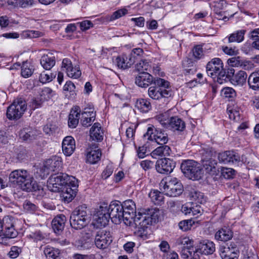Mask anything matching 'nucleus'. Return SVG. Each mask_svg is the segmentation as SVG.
Returning a JSON list of instances; mask_svg holds the SVG:
<instances>
[{
  "mask_svg": "<svg viewBox=\"0 0 259 259\" xmlns=\"http://www.w3.org/2000/svg\"><path fill=\"white\" fill-rule=\"evenodd\" d=\"M153 81V77L147 72H139L135 75V82L141 88H147Z\"/></svg>",
  "mask_w": 259,
  "mask_h": 259,
  "instance_id": "14",
  "label": "nucleus"
},
{
  "mask_svg": "<svg viewBox=\"0 0 259 259\" xmlns=\"http://www.w3.org/2000/svg\"><path fill=\"white\" fill-rule=\"evenodd\" d=\"M61 191L62 192V198L64 201L67 203L71 202L76 195V191L73 190L72 188L69 187L63 188Z\"/></svg>",
  "mask_w": 259,
  "mask_h": 259,
  "instance_id": "38",
  "label": "nucleus"
},
{
  "mask_svg": "<svg viewBox=\"0 0 259 259\" xmlns=\"http://www.w3.org/2000/svg\"><path fill=\"white\" fill-rule=\"evenodd\" d=\"M107 212L108 211H107L106 206H104L101 204L97 211V218L96 219V223L99 227H104L108 224L110 219V215Z\"/></svg>",
  "mask_w": 259,
  "mask_h": 259,
  "instance_id": "18",
  "label": "nucleus"
},
{
  "mask_svg": "<svg viewBox=\"0 0 259 259\" xmlns=\"http://www.w3.org/2000/svg\"><path fill=\"white\" fill-rule=\"evenodd\" d=\"M201 154L202 162H204L205 160H215L217 153L212 148H207L203 149Z\"/></svg>",
  "mask_w": 259,
  "mask_h": 259,
  "instance_id": "41",
  "label": "nucleus"
},
{
  "mask_svg": "<svg viewBox=\"0 0 259 259\" xmlns=\"http://www.w3.org/2000/svg\"><path fill=\"white\" fill-rule=\"evenodd\" d=\"M21 251L22 249L20 247L14 246L11 248V250L8 253V255L11 258H16L19 256Z\"/></svg>",
  "mask_w": 259,
  "mask_h": 259,
  "instance_id": "56",
  "label": "nucleus"
},
{
  "mask_svg": "<svg viewBox=\"0 0 259 259\" xmlns=\"http://www.w3.org/2000/svg\"><path fill=\"white\" fill-rule=\"evenodd\" d=\"M101 151L99 149H91L87 155V161L91 164H95L100 160Z\"/></svg>",
  "mask_w": 259,
  "mask_h": 259,
  "instance_id": "30",
  "label": "nucleus"
},
{
  "mask_svg": "<svg viewBox=\"0 0 259 259\" xmlns=\"http://www.w3.org/2000/svg\"><path fill=\"white\" fill-rule=\"evenodd\" d=\"M153 82H154L156 85H157L158 88L167 89L169 86V82L168 81L161 78H158L157 79L153 78Z\"/></svg>",
  "mask_w": 259,
  "mask_h": 259,
  "instance_id": "55",
  "label": "nucleus"
},
{
  "mask_svg": "<svg viewBox=\"0 0 259 259\" xmlns=\"http://www.w3.org/2000/svg\"><path fill=\"white\" fill-rule=\"evenodd\" d=\"M38 131L32 129H25L21 132L20 136L24 141H31L38 135Z\"/></svg>",
  "mask_w": 259,
  "mask_h": 259,
  "instance_id": "33",
  "label": "nucleus"
},
{
  "mask_svg": "<svg viewBox=\"0 0 259 259\" xmlns=\"http://www.w3.org/2000/svg\"><path fill=\"white\" fill-rule=\"evenodd\" d=\"M143 54V50L142 49L140 48H135L133 49L131 53V61L132 60V58L136 59L137 58H140Z\"/></svg>",
  "mask_w": 259,
  "mask_h": 259,
  "instance_id": "62",
  "label": "nucleus"
},
{
  "mask_svg": "<svg viewBox=\"0 0 259 259\" xmlns=\"http://www.w3.org/2000/svg\"><path fill=\"white\" fill-rule=\"evenodd\" d=\"M144 138L156 142L159 145H164L168 141L167 133L164 131L156 128L153 125H150L144 135Z\"/></svg>",
  "mask_w": 259,
  "mask_h": 259,
  "instance_id": "9",
  "label": "nucleus"
},
{
  "mask_svg": "<svg viewBox=\"0 0 259 259\" xmlns=\"http://www.w3.org/2000/svg\"><path fill=\"white\" fill-rule=\"evenodd\" d=\"M2 222L3 229L14 227L13 219L9 217H5Z\"/></svg>",
  "mask_w": 259,
  "mask_h": 259,
  "instance_id": "61",
  "label": "nucleus"
},
{
  "mask_svg": "<svg viewBox=\"0 0 259 259\" xmlns=\"http://www.w3.org/2000/svg\"><path fill=\"white\" fill-rule=\"evenodd\" d=\"M73 218H77L80 219L82 218L90 219V217L88 216L87 212V207L85 205H81L77 207L71 213V215Z\"/></svg>",
  "mask_w": 259,
  "mask_h": 259,
  "instance_id": "37",
  "label": "nucleus"
},
{
  "mask_svg": "<svg viewBox=\"0 0 259 259\" xmlns=\"http://www.w3.org/2000/svg\"><path fill=\"white\" fill-rule=\"evenodd\" d=\"M181 169L185 176L190 179L195 180L201 178L202 171L198 163L193 160L183 161Z\"/></svg>",
  "mask_w": 259,
  "mask_h": 259,
  "instance_id": "6",
  "label": "nucleus"
},
{
  "mask_svg": "<svg viewBox=\"0 0 259 259\" xmlns=\"http://www.w3.org/2000/svg\"><path fill=\"white\" fill-rule=\"evenodd\" d=\"M236 171L231 168L223 167L221 170L222 176L227 179H232L235 175Z\"/></svg>",
  "mask_w": 259,
  "mask_h": 259,
  "instance_id": "49",
  "label": "nucleus"
},
{
  "mask_svg": "<svg viewBox=\"0 0 259 259\" xmlns=\"http://www.w3.org/2000/svg\"><path fill=\"white\" fill-rule=\"evenodd\" d=\"M27 62H23L21 67V75L25 78L30 76L33 72L31 68H30L27 65Z\"/></svg>",
  "mask_w": 259,
  "mask_h": 259,
  "instance_id": "52",
  "label": "nucleus"
},
{
  "mask_svg": "<svg viewBox=\"0 0 259 259\" xmlns=\"http://www.w3.org/2000/svg\"><path fill=\"white\" fill-rule=\"evenodd\" d=\"M70 176L64 173H57L52 175L48 181V189L52 192H58L61 191L68 184Z\"/></svg>",
  "mask_w": 259,
  "mask_h": 259,
  "instance_id": "8",
  "label": "nucleus"
},
{
  "mask_svg": "<svg viewBox=\"0 0 259 259\" xmlns=\"http://www.w3.org/2000/svg\"><path fill=\"white\" fill-rule=\"evenodd\" d=\"M90 222V219L82 218L80 219L78 218L70 217V224L71 226L75 229H81L85 227Z\"/></svg>",
  "mask_w": 259,
  "mask_h": 259,
  "instance_id": "26",
  "label": "nucleus"
},
{
  "mask_svg": "<svg viewBox=\"0 0 259 259\" xmlns=\"http://www.w3.org/2000/svg\"><path fill=\"white\" fill-rule=\"evenodd\" d=\"M220 254L222 259H236L238 252L230 250L229 247L221 246L220 247Z\"/></svg>",
  "mask_w": 259,
  "mask_h": 259,
  "instance_id": "27",
  "label": "nucleus"
},
{
  "mask_svg": "<svg viewBox=\"0 0 259 259\" xmlns=\"http://www.w3.org/2000/svg\"><path fill=\"white\" fill-rule=\"evenodd\" d=\"M103 131L99 123H95L90 130V136L93 140L101 141L103 140Z\"/></svg>",
  "mask_w": 259,
  "mask_h": 259,
  "instance_id": "25",
  "label": "nucleus"
},
{
  "mask_svg": "<svg viewBox=\"0 0 259 259\" xmlns=\"http://www.w3.org/2000/svg\"><path fill=\"white\" fill-rule=\"evenodd\" d=\"M66 221V217L63 214H60L56 217L52 222V228L56 234H60L63 231L65 223Z\"/></svg>",
  "mask_w": 259,
  "mask_h": 259,
  "instance_id": "21",
  "label": "nucleus"
},
{
  "mask_svg": "<svg viewBox=\"0 0 259 259\" xmlns=\"http://www.w3.org/2000/svg\"><path fill=\"white\" fill-rule=\"evenodd\" d=\"M198 253H200L199 251H198V245H197L196 247L194 249V247L191 250H189L187 252H186L185 254L187 255V257H191L192 259H199V255Z\"/></svg>",
  "mask_w": 259,
  "mask_h": 259,
  "instance_id": "57",
  "label": "nucleus"
},
{
  "mask_svg": "<svg viewBox=\"0 0 259 259\" xmlns=\"http://www.w3.org/2000/svg\"><path fill=\"white\" fill-rule=\"evenodd\" d=\"M62 158L58 156H54L47 159L44 164L45 168L47 170V172L60 170L62 167Z\"/></svg>",
  "mask_w": 259,
  "mask_h": 259,
  "instance_id": "16",
  "label": "nucleus"
},
{
  "mask_svg": "<svg viewBox=\"0 0 259 259\" xmlns=\"http://www.w3.org/2000/svg\"><path fill=\"white\" fill-rule=\"evenodd\" d=\"M135 107L142 112H147L151 108V103L146 99H137L135 103Z\"/></svg>",
  "mask_w": 259,
  "mask_h": 259,
  "instance_id": "35",
  "label": "nucleus"
},
{
  "mask_svg": "<svg viewBox=\"0 0 259 259\" xmlns=\"http://www.w3.org/2000/svg\"><path fill=\"white\" fill-rule=\"evenodd\" d=\"M248 83L249 88L253 90L259 89V70L252 72L248 77Z\"/></svg>",
  "mask_w": 259,
  "mask_h": 259,
  "instance_id": "31",
  "label": "nucleus"
},
{
  "mask_svg": "<svg viewBox=\"0 0 259 259\" xmlns=\"http://www.w3.org/2000/svg\"><path fill=\"white\" fill-rule=\"evenodd\" d=\"M165 115L159 117L160 122L163 126L174 131L183 132L186 127L185 122L178 116H172L166 119Z\"/></svg>",
  "mask_w": 259,
  "mask_h": 259,
  "instance_id": "10",
  "label": "nucleus"
},
{
  "mask_svg": "<svg viewBox=\"0 0 259 259\" xmlns=\"http://www.w3.org/2000/svg\"><path fill=\"white\" fill-rule=\"evenodd\" d=\"M232 231L228 227H223L219 230L215 234V239L219 241L226 242L233 237Z\"/></svg>",
  "mask_w": 259,
  "mask_h": 259,
  "instance_id": "20",
  "label": "nucleus"
},
{
  "mask_svg": "<svg viewBox=\"0 0 259 259\" xmlns=\"http://www.w3.org/2000/svg\"><path fill=\"white\" fill-rule=\"evenodd\" d=\"M135 212H131V231L137 237L142 238L147 237V229L149 225H152L158 222L159 216V209L157 207L140 209L136 211V204L131 199V210Z\"/></svg>",
  "mask_w": 259,
  "mask_h": 259,
  "instance_id": "1",
  "label": "nucleus"
},
{
  "mask_svg": "<svg viewBox=\"0 0 259 259\" xmlns=\"http://www.w3.org/2000/svg\"><path fill=\"white\" fill-rule=\"evenodd\" d=\"M149 96L153 99L158 100L161 98L160 88L151 87L148 89Z\"/></svg>",
  "mask_w": 259,
  "mask_h": 259,
  "instance_id": "48",
  "label": "nucleus"
},
{
  "mask_svg": "<svg viewBox=\"0 0 259 259\" xmlns=\"http://www.w3.org/2000/svg\"><path fill=\"white\" fill-rule=\"evenodd\" d=\"M9 184L10 187L27 192L39 190L40 188L30 172L24 169L12 171L9 175Z\"/></svg>",
  "mask_w": 259,
  "mask_h": 259,
  "instance_id": "2",
  "label": "nucleus"
},
{
  "mask_svg": "<svg viewBox=\"0 0 259 259\" xmlns=\"http://www.w3.org/2000/svg\"><path fill=\"white\" fill-rule=\"evenodd\" d=\"M127 13L128 10L127 9H121L114 12L111 15L108 16L107 19L109 21H112L124 16Z\"/></svg>",
  "mask_w": 259,
  "mask_h": 259,
  "instance_id": "47",
  "label": "nucleus"
},
{
  "mask_svg": "<svg viewBox=\"0 0 259 259\" xmlns=\"http://www.w3.org/2000/svg\"><path fill=\"white\" fill-rule=\"evenodd\" d=\"M86 113H81V123L83 126L88 127L90 126L92 122H93L95 119L96 113L91 112L92 116L87 117L85 116Z\"/></svg>",
  "mask_w": 259,
  "mask_h": 259,
  "instance_id": "44",
  "label": "nucleus"
},
{
  "mask_svg": "<svg viewBox=\"0 0 259 259\" xmlns=\"http://www.w3.org/2000/svg\"><path fill=\"white\" fill-rule=\"evenodd\" d=\"M75 149V140L71 136L66 137L62 142V150L66 156L71 155Z\"/></svg>",
  "mask_w": 259,
  "mask_h": 259,
  "instance_id": "19",
  "label": "nucleus"
},
{
  "mask_svg": "<svg viewBox=\"0 0 259 259\" xmlns=\"http://www.w3.org/2000/svg\"><path fill=\"white\" fill-rule=\"evenodd\" d=\"M29 237L33 239L35 242L41 241L45 238V237L40 231L32 232L29 235Z\"/></svg>",
  "mask_w": 259,
  "mask_h": 259,
  "instance_id": "58",
  "label": "nucleus"
},
{
  "mask_svg": "<svg viewBox=\"0 0 259 259\" xmlns=\"http://www.w3.org/2000/svg\"><path fill=\"white\" fill-rule=\"evenodd\" d=\"M246 32V30L242 29L237 30L234 33H232L229 37V42H242L244 38V35Z\"/></svg>",
  "mask_w": 259,
  "mask_h": 259,
  "instance_id": "39",
  "label": "nucleus"
},
{
  "mask_svg": "<svg viewBox=\"0 0 259 259\" xmlns=\"http://www.w3.org/2000/svg\"><path fill=\"white\" fill-rule=\"evenodd\" d=\"M40 62L44 69L49 70L55 65V57L52 55H44L41 57Z\"/></svg>",
  "mask_w": 259,
  "mask_h": 259,
  "instance_id": "24",
  "label": "nucleus"
},
{
  "mask_svg": "<svg viewBox=\"0 0 259 259\" xmlns=\"http://www.w3.org/2000/svg\"><path fill=\"white\" fill-rule=\"evenodd\" d=\"M27 109L26 102L22 98L15 100L7 108V116L10 120L20 119Z\"/></svg>",
  "mask_w": 259,
  "mask_h": 259,
  "instance_id": "7",
  "label": "nucleus"
},
{
  "mask_svg": "<svg viewBox=\"0 0 259 259\" xmlns=\"http://www.w3.org/2000/svg\"><path fill=\"white\" fill-rule=\"evenodd\" d=\"M179 244H181L183 247V251L184 254L189 250H191L194 246V241L189 237H184L179 240Z\"/></svg>",
  "mask_w": 259,
  "mask_h": 259,
  "instance_id": "40",
  "label": "nucleus"
},
{
  "mask_svg": "<svg viewBox=\"0 0 259 259\" xmlns=\"http://www.w3.org/2000/svg\"><path fill=\"white\" fill-rule=\"evenodd\" d=\"M56 74L43 71L39 75V80L40 82L46 83L51 81L55 78Z\"/></svg>",
  "mask_w": 259,
  "mask_h": 259,
  "instance_id": "45",
  "label": "nucleus"
},
{
  "mask_svg": "<svg viewBox=\"0 0 259 259\" xmlns=\"http://www.w3.org/2000/svg\"><path fill=\"white\" fill-rule=\"evenodd\" d=\"M24 209L30 213H33L37 209L38 207L28 200H26L23 204Z\"/></svg>",
  "mask_w": 259,
  "mask_h": 259,
  "instance_id": "54",
  "label": "nucleus"
},
{
  "mask_svg": "<svg viewBox=\"0 0 259 259\" xmlns=\"http://www.w3.org/2000/svg\"><path fill=\"white\" fill-rule=\"evenodd\" d=\"M247 77L246 73L244 71H239L235 75L231 77L230 79H227L228 80H232L235 84L237 85H243L245 82Z\"/></svg>",
  "mask_w": 259,
  "mask_h": 259,
  "instance_id": "32",
  "label": "nucleus"
},
{
  "mask_svg": "<svg viewBox=\"0 0 259 259\" xmlns=\"http://www.w3.org/2000/svg\"><path fill=\"white\" fill-rule=\"evenodd\" d=\"M62 68L65 69V71L69 77L77 79L81 75V71L78 66H73L71 60L68 58L63 60Z\"/></svg>",
  "mask_w": 259,
  "mask_h": 259,
  "instance_id": "12",
  "label": "nucleus"
},
{
  "mask_svg": "<svg viewBox=\"0 0 259 259\" xmlns=\"http://www.w3.org/2000/svg\"><path fill=\"white\" fill-rule=\"evenodd\" d=\"M228 63L231 66L240 67L246 69L248 68L249 62L242 59L240 57H232L228 60Z\"/></svg>",
  "mask_w": 259,
  "mask_h": 259,
  "instance_id": "29",
  "label": "nucleus"
},
{
  "mask_svg": "<svg viewBox=\"0 0 259 259\" xmlns=\"http://www.w3.org/2000/svg\"><path fill=\"white\" fill-rule=\"evenodd\" d=\"M218 157L220 162L225 164L235 163L240 161V156L234 151H227L220 153L218 154Z\"/></svg>",
  "mask_w": 259,
  "mask_h": 259,
  "instance_id": "15",
  "label": "nucleus"
},
{
  "mask_svg": "<svg viewBox=\"0 0 259 259\" xmlns=\"http://www.w3.org/2000/svg\"><path fill=\"white\" fill-rule=\"evenodd\" d=\"M44 252L48 259H57L60 254V251L58 249L49 246L45 248Z\"/></svg>",
  "mask_w": 259,
  "mask_h": 259,
  "instance_id": "42",
  "label": "nucleus"
},
{
  "mask_svg": "<svg viewBox=\"0 0 259 259\" xmlns=\"http://www.w3.org/2000/svg\"><path fill=\"white\" fill-rule=\"evenodd\" d=\"M64 91H68L71 93V95L75 94V86L71 81H67L63 87Z\"/></svg>",
  "mask_w": 259,
  "mask_h": 259,
  "instance_id": "60",
  "label": "nucleus"
},
{
  "mask_svg": "<svg viewBox=\"0 0 259 259\" xmlns=\"http://www.w3.org/2000/svg\"><path fill=\"white\" fill-rule=\"evenodd\" d=\"M130 202V200L125 201L122 205L119 201H113L108 205L107 203L103 202L102 205L106 206L107 214L110 215V219L111 221L116 224L120 223L121 220L123 221L124 224L130 226V212L129 205L127 204Z\"/></svg>",
  "mask_w": 259,
  "mask_h": 259,
  "instance_id": "4",
  "label": "nucleus"
},
{
  "mask_svg": "<svg viewBox=\"0 0 259 259\" xmlns=\"http://www.w3.org/2000/svg\"><path fill=\"white\" fill-rule=\"evenodd\" d=\"M43 33L38 31L35 30H26L23 32V35L25 37L36 38L42 36Z\"/></svg>",
  "mask_w": 259,
  "mask_h": 259,
  "instance_id": "51",
  "label": "nucleus"
},
{
  "mask_svg": "<svg viewBox=\"0 0 259 259\" xmlns=\"http://www.w3.org/2000/svg\"><path fill=\"white\" fill-rule=\"evenodd\" d=\"M149 197L151 201L155 205H161L164 200L163 194L158 190H154L149 193Z\"/></svg>",
  "mask_w": 259,
  "mask_h": 259,
  "instance_id": "36",
  "label": "nucleus"
},
{
  "mask_svg": "<svg viewBox=\"0 0 259 259\" xmlns=\"http://www.w3.org/2000/svg\"><path fill=\"white\" fill-rule=\"evenodd\" d=\"M113 171V168L112 165H108L102 174V178L104 179H107L112 175Z\"/></svg>",
  "mask_w": 259,
  "mask_h": 259,
  "instance_id": "64",
  "label": "nucleus"
},
{
  "mask_svg": "<svg viewBox=\"0 0 259 259\" xmlns=\"http://www.w3.org/2000/svg\"><path fill=\"white\" fill-rule=\"evenodd\" d=\"M202 165L207 172L211 175H214L217 174L218 171L217 168V162L215 160H205L204 162H202Z\"/></svg>",
  "mask_w": 259,
  "mask_h": 259,
  "instance_id": "34",
  "label": "nucleus"
},
{
  "mask_svg": "<svg viewBox=\"0 0 259 259\" xmlns=\"http://www.w3.org/2000/svg\"><path fill=\"white\" fill-rule=\"evenodd\" d=\"M179 226L180 228L184 231H186L188 230H190L192 227L191 221L185 220L181 221L179 223Z\"/></svg>",
  "mask_w": 259,
  "mask_h": 259,
  "instance_id": "63",
  "label": "nucleus"
},
{
  "mask_svg": "<svg viewBox=\"0 0 259 259\" xmlns=\"http://www.w3.org/2000/svg\"><path fill=\"white\" fill-rule=\"evenodd\" d=\"M80 112L79 107L78 106L75 107L70 111L68 117V126L70 127L75 128L79 122Z\"/></svg>",
  "mask_w": 259,
  "mask_h": 259,
  "instance_id": "22",
  "label": "nucleus"
},
{
  "mask_svg": "<svg viewBox=\"0 0 259 259\" xmlns=\"http://www.w3.org/2000/svg\"><path fill=\"white\" fill-rule=\"evenodd\" d=\"M206 71L209 76L220 84L227 81V79H230L235 73L232 68L224 69L222 61L219 58H213L207 63Z\"/></svg>",
  "mask_w": 259,
  "mask_h": 259,
  "instance_id": "3",
  "label": "nucleus"
},
{
  "mask_svg": "<svg viewBox=\"0 0 259 259\" xmlns=\"http://www.w3.org/2000/svg\"><path fill=\"white\" fill-rule=\"evenodd\" d=\"M3 236H6L8 238H14L17 235V231L14 228H10L3 230Z\"/></svg>",
  "mask_w": 259,
  "mask_h": 259,
  "instance_id": "53",
  "label": "nucleus"
},
{
  "mask_svg": "<svg viewBox=\"0 0 259 259\" xmlns=\"http://www.w3.org/2000/svg\"><path fill=\"white\" fill-rule=\"evenodd\" d=\"M161 189L163 188L166 195L176 197L182 193L183 187L180 181L176 178H167L162 179L160 183Z\"/></svg>",
  "mask_w": 259,
  "mask_h": 259,
  "instance_id": "5",
  "label": "nucleus"
},
{
  "mask_svg": "<svg viewBox=\"0 0 259 259\" xmlns=\"http://www.w3.org/2000/svg\"><path fill=\"white\" fill-rule=\"evenodd\" d=\"M154 149L151 153L153 157L156 158V156H168L171 153L170 147L167 145H161Z\"/></svg>",
  "mask_w": 259,
  "mask_h": 259,
  "instance_id": "28",
  "label": "nucleus"
},
{
  "mask_svg": "<svg viewBox=\"0 0 259 259\" xmlns=\"http://www.w3.org/2000/svg\"><path fill=\"white\" fill-rule=\"evenodd\" d=\"M190 197L196 204H203L206 201L203 193L200 191L195 190L191 191L190 193Z\"/></svg>",
  "mask_w": 259,
  "mask_h": 259,
  "instance_id": "43",
  "label": "nucleus"
},
{
  "mask_svg": "<svg viewBox=\"0 0 259 259\" xmlns=\"http://www.w3.org/2000/svg\"><path fill=\"white\" fill-rule=\"evenodd\" d=\"M197 245L198 251L201 254L205 255L212 254L215 250L214 243L208 240H201Z\"/></svg>",
  "mask_w": 259,
  "mask_h": 259,
  "instance_id": "17",
  "label": "nucleus"
},
{
  "mask_svg": "<svg viewBox=\"0 0 259 259\" xmlns=\"http://www.w3.org/2000/svg\"><path fill=\"white\" fill-rule=\"evenodd\" d=\"M222 94L225 98L228 99H233L236 96L235 91L233 88L230 87L224 88L222 90Z\"/></svg>",
  "mask_w": 259,
  "mask_h": 259,
  "instance_id": "50",
  "label": "nucleus"
},
{
  "mask_svg": "<svg viewBox=\"0 0 259 259\" xmlns=\"http://www.w3.org/2000/svg\"><path fill=\"white\" fill-rule=\"evenodd\" d=\"M193 56L196 60H200L204 56V51L202 46L195 45L192 49Z\"/></svg>",
  "mask_w": 259,
  "mask_h": 259,
  "instance_id": "46",
  "label": "nucleus"
},
{
  "mask_svg": "<svg viewBox=\"0 0 259 259\" xmlns=\"http://www.w3.org/2000/svg\"><path fill=\"white\" fill-rule=\"evenodd\" d=\"M175 166V161L168 158H163L157 160L155 165L158 172L166 175L171 173Z\"/></svg>",
  "mask_w": 259,
  "mask_h": 259,
  "instance_id": "11",
  "label": "nucleus"
},
{
  "mask_svg": "<svg viewBox=\"0 0 259 259\" xmlns=\"http://www.w3.org/2000/svg\"><path fill=\"white\" fill-rule=\"evenodd\" d=\"M112 241L110 233L105 231L98 232L95 238V244L100 249L106 248Z\"/></svg>",
  "mask_w": 259,
  "mask_h": 259,
  "instance_id": "13",
  "label": "nucleus"
},
{
  "mask_svg": "<svg viewBox=\"0 0 259 259\" xmlns=\"http://www.w3.org/2000/svg\"><path fill=\"white\" fill-rule=\"evenodd\" d=\"M183 67L185 75L193 74L197 70L195 63L189 58H186L183 61Z\"/></svg>",
  "mask_w": 259,
  "mask_h": 259,
  "instance_id": "23",
  "label": "nucleus"
},
{
  "mask_svg": "<svg viewBox=\"0 0 259 259\" xmlns=\"http://www.w3.org/2000/svg\"><path fill=\"white\" fill-rule=\"evenodd\" d=\"M69 187L72 188L73 190L76 191L77 188L78 187V182L77 180L73 177L70 176V180L68 182V184L65 185L64 188Z\"/></svg>",
  "mask_w": 259,
  "mask_h": 259,
  "instance_id": "59",
  "label": "nucleus"
}]
</instances>
